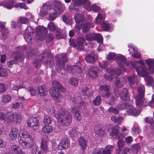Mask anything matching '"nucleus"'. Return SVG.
<instances>
[{"instance_id": "nucleus-1", "label": "nucleus", "mask_w": 154, "mask_h": 154, "mask_svg": "<svg viewBox=\"0 0 154 154\" xmlns=\"http://www.w3.org/2000/svg\"><path fill=\"white\" fill-rule=\"evenodd\" d=\"M20 135H21L19 138L20 144L24 149L29 148L32 147L31 149L32 154H35L38 147L34 145V142L31 138L29 132L22 130L20 131Z\"/></svg>"}, {"instance_id": "nucleus-10", "label": "nucleus", "mask_w": 154, "mask_h": 154, "mask_svg": "<svg viewBox=\"0 0 154 154\" xmlns=\"http://www.w3.org/2000/svg\"><path fill=\"white\" fill-rule=\"evenodd\" d=\"M29 22L28 18L21 17L18 20L17 24L15 22H13L11 23V27L13 28L20 26L21 24H27Z\"/></svg>"}, {"instance_id": "nucleus-59", "label": "nucleus", "mask_w": 154, "mask_h": 154, "mask_svg": "<svg viewBox=\"0 0 154 154\" xmlns=\"http://www.w3.org/2000/svg\"><path fill=\"white\" fill-rule=\"evenodd\" d=\"M86 40L88 41H94L93 35L91 34H88L86 35Z\"/></svg>"}, {"instance_id": "nucleus-50", "label": "nucleus", "mask_w": 154, "mask_h": 154, "mask_svg": "<svg viewBox=\"0 0 154 154\" xmlns=\"http://www.w3.org/2000/svg\"><path fill=\"white\" fill-rule=\"evenodd\" d=\"M63 20L64 22L68 24H70L71 23V20L65 15L62 16Z\"/></svg>"}, {"instance_id": "nucleus-15", "label": "nucleus", "mask_w": 154, "mask_h": 154, "mask_svg": "<svg viewBox=\"0 0 154 154\" xmlns=\"http://www.w3.org/2000/svg\"><path fill=\"white\" fill-rule=\"evenodd\" d=\"M116 60L119 66L121 67L123 71H125L126 69L124 65L123 64L125 61L126 60V59L125 57L122 55L116 57Z\"/></svg>"}, {"instance_id": "nucleus-23", "label": "nucleus", "mask_w": 154, "mask_h": 154, "mask_svg": "<svg viewBox=\"0 0 154 154\" xmlns=\"http://www.w3.org/2000/svg\"><path fill=\"white\" fill-rule=\"evenodd\" d=\"M97 67L94 66L90 68L89 70V75L90 77L92 78H96L97 76Z\"/></svg>"}, {"instance_id": "nucleus-22", "label": "nucleus", "mask_w": 154, "mask_h": 154, "mask_svg": "<svg viewBox=\"0 0 154 154\" xmlns=\"http://www.w3.org/2000/svg\"><path fill=\"white\" fill-rule=\"evenodd\" d=\"M99 89L101 91H105L106 95L107 96H109L111 95V92L109 90V85H101Z\"/></svg>"}, {"instance_id": "nucleus-2", "label": "nucleus", "mask_w": 154, "mask_h": 154, "mask_svg": "<svg viewBox=\"0 0 154 154\" xmlns=\"http://www.w3.org/2000/svg\"><path fill=\"white\" fill-rule=\"evenodd\" d=\"M54 116L57 118L58 122L64 126L70 125L71 121V115L69 112L63 110L61 108H55L52 111Z\"/></svg>"}, {"instance_id": "nucleus-53", "label": "nucleus", "mask_w": 154, "mask_h": 154, "mask_svg": "<svg viewBox=\"0 0 154 154\" xmlns=\"http://www.w3.org/2000/svg\"><path fill=\"white\" fill-rule=\"evenodd\" d=\"M92 154H102L101 149L97 147L94 149L92 152Z\"/></svg>"}, {"instance_id": "nucleus-30", "label": "nucleus", "mask_w": 154, "mask_h": 154, "mask_svg": "<svg viewBox=\"0 0 154 154\" xmlns=\"http://www.w3.org/2000/svg\"><path fill=\"white\" fill-rule=\"evenodd\" d=\"M94 41L96 40L100 43L103 42V38L102 35L100 33H96L93 34Z\"/></svg>"}, {"instance_id": "nucleus-54", "label": "nucleus", "mask_w": 154, "mask_h": 154, "mask_svg": "<svg viewBox=\"0 0 154 154\" xmlns=\"http://www.w3.org/2000/svg\"><path fill=\"white\" fill-rule=\"evenodd\" d=\"M91 8L92 10L94 12L98 11L100 9V8L99 6L94 4L92 5Z\"/></svg>"}, {"instance_id": "nucleus-46", "label": "nucleus", "mask_w": 154, "mask_h": 154, "mask_svg": "<svg viewBox=\"0 0 154 154\" xmlns=\"http://www.w3.org/2000/svg\"><path fill=\"white\" fill-rule=\"evenodd\" d=\"M69 135L72 138V139L73 140L74 139V137L75 135H76L77 134L76 133V128H73L72 130L70 131L69 133Z\"/></svg>"}, {"instance_id": "nucleus-38", "label": "nucleus", "mask_w": 154, "mask_h": 154, "mask_svg": "<svg viewBox=\"0 0 154 154\" xmlns=\"http://www.w3.org/2000/svg\"><path fill=\"white\" fill-rule=\"evenodd\" d=\"M129 83L131 85H133L135 82V80L136 79V76L133 75L132 76H129L127 78Z\"/></svg>"}, {"instance_id": "nucleus-3", "label": "nucleus", "mask_w": 154, "mask_h": 154, "mask_svg": "<svg viewBox=\"0 0 154 154\" xmlns=\"http://www.w3.org/2000/svg\"><path fill=\"white\" fill-rule=\"evenodd\" d=\"M121 99L124 100V104H119L118 107L120 110L126 109L127 113L129 115L137 116L140 113V111H137L134 109L132 105V101L129 99V97H121Z\"/></svg>"}, {"instance_id": "nucleus-49", "label": "nucleus", "mask_w": 154, "mask_h": 154, "mask_svg": "<svg viewBox=\"0 0 154 154\" xmlns=\"http://www.w3.org/2000/svg\"><path fill=\"white\" fill-rule=\"evenodd\" d=\"M91 3L88 2L85 3L84 5L83 8L88 11H90L92 10V5H91Z\"/></svg>"}, {"instance_id": "nucleus-40", "label": "nucleus", "mask_w": 154, "mask_h": 154, "mask_svg": "<svg viewBox=\"0 0 154 154\" xmlns=\"http://www.w3.org/2000/svg\"><path fill=\"white\" fill-rule=\"evenodd\" d=\"M11 150L14 153L17 154L19 152L20 150H21L20 149V147L15 145H13L11 147Z\"/></svg>"}, {"instance_id": "nucleus-18", "label": "nucleus", "mask_w": 154, "mask_h": 154, "mask_svg": "<svg viewBox=\"0 0 154 154\" xmlns=\"http://www.w3.org/2000/svg\"><path fill=\"white\" fill-rule=\"evenodd\" d=\"M19 134L18 130L16 128H12L9 134V137L13 140H15Z\"/></svg>"}, {"instance_id": "nucleus-41", "label": "nucleus", "mask_w": 154, "mask_h": 154, "mask_svg": "<svg viewBox=\"0 0 154 154\" xmlns=\"http://www.w3.org/2000/svg\"><path fill=\"white\" fill-rule=\"evenodd\" d=\"M116 57V55L114 53L110 52L106 56V59L108 60H113Z\"/></svg>"}, {"instance_id": "nucleus-61", "label": "nucleus", "mask_w": 154, "mask_h": 154, "mask_svg": "<svg viewBox=\"0 0 154 154\" xmlns=\"http://www.w3.org/2000/svg\"><path fill=\"white\" fill-rule=\"evenodd\" d=\"M96 133L98 135L102 136L104 134V131L101 128H100L96 131Z\"/></svg>"}, {"instance_id": "nucleus-64", "label": "nucleus", "mask_w": 154, "mask_h": 154, "mask_svg": "<svg viewBox=\"0 0 154 154\" xmlns=\"http://www.w3.org/2000/svg\"><path fill=\"white\" fill-rule=\"evenodd\" d=\"M108 64V62L105 61L103 62L102 63L99 64V65L101 68L104 69L106 67Z\"/></svg>"}, {"instance_id": "nucleus-47", "label": "nucleus", "mask_w": 154, "mask_h": 154, "mask_svg": "<svg viewBox=\"0 0 154 154\" xmlns=\"http://www.w3.org/2000/svg\"><path fill=\"white\" fill-rule=\"evenodd\" d=\"M60 87H61V85L57 82L56 81H54L53 82L52 87L51 88H53L54 89H58Z\"/></svg>"}, {"instance_id": "nucleus-60", "label": "nucleus", "mask_w": 154, "mask_h": 154, "mask_svg": "<svg viewBox=\"0 0 154 154\" xmlns=\"http://www.w3.org/2000/svg\"><path fill=\"white\" fill-rule=\"evenodd\" d=\"M8 75L7 70L5 69H2L0 73V76L5 77Z\"/></svg>"}, {"instance_id": "nucleus-20", "label": "nucleus", "mask_w": 154, "mask_h": 154, "mask_svg": "<svg viewBox=\"0 0 154 154\" xmlns=\"http://www.w3.org/2000/svg\"><path fill=\"white\" fill-rule=\"evenodd\" d=\"M36 93L41 96H44L47 94L48 91L45 86L41 85L38 88Z\"/></svg>"}, {"instance_id": "nucleus-14", "label": "nucleus", "mask_w": 154, "mask_h": 154, "mask_svg": "<svg viewBox=\"0 0 154 154\" xmlns=\"http://www.w3.org/2000/svg\"><path fill=\"white\" fill-rule=\"evenodd\" d=\"M135 99L136 105L139 108L141 106L146 105V103H148V101L145 99L144 97H135Z\"/></svg>"}, {"instance_id": "nucleus-16", "label": "nucleus", "mask_w": 154, "mask_h": 154, "mask_svg": "<svg viewBox=\"0 0 154 154\" xmlns=\"http://www.w3.org/2000/svg\"><path fill=\"white\" fill-rule=\"evenodd\" d=\"M126 79L123 77L117 78L115 82V86L118 88H120L124 86L126 82Z\"/></svg>"}, {"instance_id": "nucleus-12", "label": "nucleus", "mask_w": 154, "mask_h": 154, "mask_svg": "<svg viewBox=\"0 0 154 154\" xmlns=\"http://www.w3.org/2000/svg\"><path fill=\"white\" fill-rule=\"evenodd\" d=\"M107 71L110 74L111 78L116 77L117 75H120L121 73V71L119 68H108Z\"/></svg>"}, {"instance_id": "nucleus-34", "label": "nucleus", "mask_w": 154, "mask_h": 154, "mask_svg": "<svg viewBox=\"0 0 154 154\" xmlns=\"http://www.w3.org/2000/svg\"><path fill=\"white\" fill-rule=\"evenodd\" d=\"M42 131L45 133L48 134L52 131L53 128L51 126L46 125L42 128Z\"/></svg>"}, {"instance_id": "nucleus-33", "label": "nucleus", "mask_w": 154, "mask_h": 154, "mask_svg": "<svg viewBox=\"0 0 154 154\" xmlns=\"http://www.w3.org/2000/svg\"><path fill=\"white\" fill-rule=\"evenodd\" d=\"M13 54L14 55V58L15 60L17 62H19L22 61L24 59L23 56H22L21 53H14Z\"/></svg>"}, {"instance_id": "nucleus-24", "label": "nucleus", "mask_w": 154, "mask_h": 154, "mask_svg": "<svg viewBox=\"0 0 154 154\" xmlns=\"http://www.w3.org/2000/svg\"><path fill=\"white\" fill-rule=\"evenodd\" d=\"M22 115L20 112H17L14 113L13 122L20 123L22 121Z\"/></svg>"}, {"instance_id": "nucleus-35", "label": "nucleus", "mask_w": 154, "mask_h": 154, "mask_svg": "<svg viewBox=\"0 0 154 154\" xmlns=\"http://www.w3.org/2000/svg\"><path fill=\"white\" fill-rule=\"evenodd\" d=\"M101 26L103 31H107L110 29V24L106 22H103L101 24Z\"/></svg>"}, {"instance_id": "nucleus-45", "label": "nucleus", "mask_w": 154, "mask_h": 154, "mask_svg": "<svg viewBox=\"0 0 154 154\" xmlns=\"http://www.w3.org/2000/svg\"><path fill=\"white\" fill-rule=\"evenodd\" d=\"M138 92V96H144L145 95L144 89L141 87H139L137 89Z\"/></svg>"}, {"instance_id": "nucleus-48", "label": "nucleus", "mask_w": 154, "mask_h": 154, "mask_svg": "<svg viewBox=\"0 0 154 154\" xmlns=\"http://www.w3.org/2000/svg\"><path fill=\"white\" fill-rule=\"evenodd\" d=\"M131 56L134 57L139 59L141 58V54L139 52H136L132 54Z\"/></svg>"}, {"instance_id": "nucleus-29", "label": "nucleus", "mask_w": 154, "mask_h": 154, "mask_svg": "<svg viewBox=\"0 0 154 154\" xmlns=\"http://www.w3.org/2000/svg\"><path fill=\"white\" fill-rule=\"evenodd\" d=\"M113 149V146L112 145L106 146L102 152L103 154H111V151Z\"/></svg>"}, {"instance_id": "nucleus-57", "label": "nucleus", "mask_w": 154, "mask_h": 154, "mask_svg": "<svg viewBox=\"0 0 154 154\" xmlns=\"http://www.w3.org/2000/svg\"><path fill=\"white\" fill-rule=\"evenodd\" d=\"M96 21L97 23H100L103 20V17L101 14H98L96 18Z\"/></svg>"}, {"instance_id": "nucleus-7", "label": "nucleus", "mask_w": 154, "mask_h": 154, "mask_svg": "<svg viewBox=\"0 0 154 154\" xmlns=\"http://www.w3.org/2000/svg\"><path fill=\"white\" fill-rule=\"evenodd\" d=\"M27 124L34 130L38 129L39 126V118L33 116L29 117L27 121Z\"/></svg>"}, {"instance_id": "nucleus-32", "label": "nucleus", "mask_w": 154, "mask_h": 154, "mask_svg": "<svg viewBox=\"0 0 154 154\" xmlns=\"http://www.w3.org/2000/svg\"><path fill=\"white\" fill-rule=\"evenodd\" d=\"M79 143L83 149H85L87 146V142L85 139L83 137L79 138Z\"/></svg>"}, {"instance_id": "nucleus-13", "label": "nucleus", "mask_w": 154, "mask_h": 154, "mask_svg": "<svg viewBox=\"0 0 154 154\" xmlns=\"http://www.w3.org/2000/svg\"><path fill=\"white\" fill-rule=\"evenodd\" d=\"M52 7L51 5L49 4L44 3L41 8L40 14L41 16H44L47 14L49 11L51 9Z\"/></svg>"}, {"instance_id": "nucleus-56", "label": "nucleus", "mask_w": 154, "mask_h": 154, "mask_svg": "<svg viewBox=\"0 0 154 154\" xmlns=\"http://www.w3.org/2000/svg\"><path fill=\"white\" fill-rule=\"evenodd\" d=\"M23 85L22 82L21 83L20 85H18L17 84L14 85L12 87V89L14 90L17 91L20 89L23 88Z\"/></svg>"}, {"instance_id": "nucleus-25", "label": "nucleus", "mask_w": 154, "mask_h": 154, "mask_svg": "<svg viewBox=\"0 0 154 154\" xmlns=\"http://www.w3.org/2000/svg\"><path fill=\"white\" fill-rule=\"evenodd\" d=\"M85 59L87 62L89 63H93L96 61L97 58L95 54H91L87 55L85 57Z\"/></svg>"}, {"instance_id": "nucleus-43", "label": "nucleus", "mask_w": 154, "mask_h": 154, "mask_svg": "<svg viewBox=\"0 0 154 154\" xmlns=\"http://www.w3.org/2000/svg\"><path fill=\"white\" fill-rule=\"evenodd\" d=\"M48 28L51 31H54L56 29V27L54 23L52 22H51L48 25Z\"/></svg>"}, {"instance_id": "nucleus-6", "label": "nucleus", "mask_w": 154, "mask_h": 154, "mask_svg": "<svg viewBox=\"0 0 154 154\" xmlns=\"http://www.w3.org/2000/svg\"><path fill=\"white\" fill-rule=\"evenodd\" d=\"M119 127L118 126H116L113 127L112 129V131L110 133L111 136L114 135L118 138L119 141L117 142V145L119 148L122 147L125 145V143L123 140L124 137L121 134H119Z\"/></svg>"}, {"instance_id": "nucleus-28", "label": "nucleus", "mask_w": 154, "mask_h": 154, "mask_svg": "<svg viewBox=\"0 0 154 154\" xmlns=\"http://www.w3.org/2000/svg\"><path fill=\"white\" fill-rule=\"evenodd\" d=\"M2 5L7 9H11L13 7L14 5L13 3L12 2H0V6Z\"/></svg>"}, {"instance_id": "nucleus-8", "label": "nucleus", "mask_w": 154, "mask_h": 154, "mask_svg": "<svg viewBox=\"0 0 154 154\" xmlns=\"http://www.w3.org/2000/svg\"><path fill=\"white\" fill-rule=\"evenodd\" d=\"M47 31V28L43 26H38L35 29L36 36L38 39L41 40L45 38Z\"/></svg>"}, {"instance_id": "nucleus-63", "label": "nucleus", "mask_w": 154, "mask_h": 154, "mask_svg": "<svg viewBox=\"0 0 154 154\" xmlns=\"http://www.w3.org/2000/svg\"><path fill=\"white\" fill-rule=\"evenodd\" d=\"M69 44L72 47H76V45L75 42V41L74 39L72 38H70L69 39Z\"/></svg>"}, {"instance_id": "nucleus-44", "label": "nucleus", "mask_w": 154, "mask_h": 154, "mask_svg": "<svg viewBox=\"0 0 154 154\" xmlns=\"http://www.w3.org/2000/svg\"><path fill=\"white\" fill-rule=\"evenodd\" d=\"M81 92L83 96L87 95L88 92L89 91V88L86 86H85L80 89Z\"/></svg>"}, {"instance_id": "nucleus-31", "label": "nucleus", "mask_w": 154, "mask_h": 154, "mask_svg": "<svg viewBox=\"0 0 154 154\" xmlns=\"http://www.w3.org/2000/svg\"><path fill=\"white\" fill-rule=\"evenodd\" d=\"M49 93L51 96H59L60 94L57 89L51 88L49 90Z\"/></svg>"}, {"instance_id": "nucleus-62", "label": "nucleus", "mask_w": 154, "mask_h": 154, "mask_svg": "<svg viewBox=\"0 0 154 154\" xmlns=\"http://www.w3.org/2000/svg\"><path fill=\"white\" fill-rule=\"evenodd\" d=\"M16 7H20L21 8H24L25 9H27V7L26 6L25 3H22L17 4L15 6Z\"/></svg>"}, {"instance_id": "nucleus-4", "label": "nucleus", "mask_w": 154, "mask_h": 154, "mask_svg": "<svg viewBox=\"0 0 154 154\" xmlns=\"http://www.w3.org/2000/svg\"><path fill=\"white\" fill-rule=\"evenodd\" d=\"M52 5L54 13L50 14L49 17L51 20H53L57 17L58 15L60 14L63 12L65 9V7L64 4L57 0H54Z\"/></svg>"}, {"instance_id": "nucleus-5", "label": "nucleus", "mask_w": 154, "mask_h": 154, "mask_svg": "<svg viewBox=\"0 0 154 154\" xmlns=\"http://www.w3.org/2000/svg\"><path fill=\"white\" fill-rule=\"evenodd\" d=\"M85 16L81 14H78V29H82L83 33H86L92 27H94L91 22H85Z\"/></svg>"}, {"instance_id": "nucleus-19", "label": "nucleus", "mask_w": 154, "mask_h": 154, "mask_svg": "<svg viewBox=\"0 0 154 154\" xmlns=\"http://www.w3.org/2000/svg\"><path fill=\"white\" fill-rule=\"evenodd\" d=\"M146 63L148 66L149 71L150 74L154 73V60L151 59H147L146 60Z\"/></svg>"}, {"instance_id": "nucleus-58", "label": "nucleus", "mask_w": 154, "mask_h": 154, "mask_svg": "<svg viewBox=\"0 0 154 154\" xmlns=\"http://www.w3.org/2000/svg\"><path fill=\"white\" fill-rule=\"evenodd\" d=\"M108 111L109 112H112L115 114H117L119 112L118 111L116 108L113 107H110L108 109Z\"/></svg>"}, {"instance_id": "nucleus-26", "label": "nucleus", "mask_w": 154, "mask_h": 154, "mask_svg": "<svg viewBox=\"0 0 154 154\" xmlns=\"http://www.w3.org/2000/svg\"><path fill=\"white\" fill-rule=\"evenodd\" d=\"M85 41L84 38L79 37L78 38V51L84 50V48L83 45Z\"/></svg>"}, {"instance_id": "nucleus-51", "label": "nucleus", "mask_w": 154, "mask_h": 154, "mask_svg": "<svg viewBox=\"0 0 154 154\" xmlns=\"http://www.w3.org/2000/svg\"><path fill=\"white\" fill-rule=\"evenodd\" d=\"M72 1L75 5L72 4L69 6V8L70 9L75 10L76 12V7L77 6V0H72Z\"/></svg>"}, {"instance_id": "nucleus-52", "label": "nucleus", "mask_w": 154, "mask_h": 154, "mask_svg": "<svg viewBox=\"0 0 154 154\" xmlns=\"http://www.w3.org/2000/svg\"><path fill=\"white\" fill-rule=\"evenodd\" d=\"M140 145L139 144H135L132 146V149L134 152L137 153L140 149Z\"/></svg>"}, {"instance_id": "nucleus-11", "label": "nucleus", "mask_w": 154, "mask_h": 154, "mask_svg": "<svg viewBox=\"0 0 154 154\" xmlns=\"http://www.w3.org/2000/svg\"><path fill=\"white\" fill-rule=\"evenodd\" d=\"M147 70V68L146 66H138L136 68V71L138 74L143 77H147L149 75Z\"/></svg>"}, {"instance_id": "nucleus-55", "label": "nucleus", "mask_w": 154, "mask_h": 154, "mask_svg": "<svg viewBox=\"0 0 154 154\" xmlns=\"http://www.w3.org/2000/svg\"><path fill=\"white\" fill-rule=\"evenodd\" d=\"M1 100L4 103H7L10 102L11 100V97H2Z\"/></svg>"}, {"instance_id": "nucleus-39", "label": "nucleus", "mask_w": 154, "mask_h": 154, "mask_svg": "<svg viewBox=\"0 0 154 154\" xmlns=\"http://www.w3.org/2000/svg\"><path fill=\"white\" fill-rule=\"evenodd\" d=\"M101 102V99L100 97H96L93 100V103L94 105L98 106L100 105Z\"/></svg>"}, {"instance_id": "nucleus-17", "label": "nucleus", "mask_w": 154, "mask_h": 154, "mask_svg": "<svg viewBox=\"0 0 154 154\" xmlns=\"http://www.w3.org/2000/svg\"><path fill=\"white\" fill-rule=\"evenodd\" d=\"M69 146V140L66 138H63L60 143L58 148L61 150L68 148Z\"/></svg>"}, {"instance_id": "nucleus-42", "label": "nucleus", "mask_w": 154, "mask_h": 154, "mask_svg": "<svg viewBox=\"0 0 154 154\" xmlns=\"http://www.w3.org/2000/svg\"><path fill=\"white\" fill-rule=\"evenodd\" d=\"M129 93L127 88H123L121 90L120 93L121 96H129Z\"/></svg>"}, {"instance_id": "nucleus-21", "label": "nucleus", "mask_w": 154, "mask_h": 154, "mask_svg": "<svg viewBox=\"0 0 154 154\" xmlns=\"http://www.w3.org/2000/svg\"><path fill=\"white\" fill-rule=\"evenodd\" d=\"M41 147L43 152H47L49 151L48 141L45 138H42Z\"/></svg>"}, {"instance_id": "nucleus-27", "label": "nucleus", "mask_w": 154, "mask_h": 154, "mask_svg": "<svg viewBox=\"0 0 154 154\" xmlns=\"http://www.w3.org/2000/svg\"><path fill=\"white\" fill-rule=\"evenodd\" d=\"M5 122H13L14 113L11 112H8L5 114Z\"/></svg>"}, {"instance_id": "nucleus-9", "label": "nucleus", "mask_w": 154, "mask_h": 154, "mask_svg": "<svg viewBox=\"0 0 154 154\" xmlns=\"http://www.w3.org/2000/svg\"><path fill=\"white\" fill-rule=\"evenodd\" d=\"M33 32L32 29L30 26H27L25 30L24 37L26 41L28 43L31 42L32 39L31 35Z\"/></svg>"}, {"instance_id": "nucleus-37", "label": "nucleus", "mask_w": 154, "mask_h": 154, "mask_svg": "<svg viewBox=\"0 0 154 154\" xmlns=\"http://www.w3.org/2000/svg\"><path fill=\"white\" fill-rule=\"evenodd\" d=\"M51 120L50 117L47 115H45L43 123L45 125H48L51 122Z\"/></svg>"}, {"instance_id": "nucleus-36", "label": "nucleus", "mask_w": 154, "mask_h": 154, "mask_svg": "<svg viewBox=\"0 0 154 154\" xmlns=\"http://www.w3.org/2000/svg\"><path fill=\"white\" fill-rule=\"evenodd\" d=\"M1 27L2 28L1 29V32L3 38L4 39L6 38L8 36V31L5 29V28L3 26H0V27Z\"/></svg>"}]
</instances>
